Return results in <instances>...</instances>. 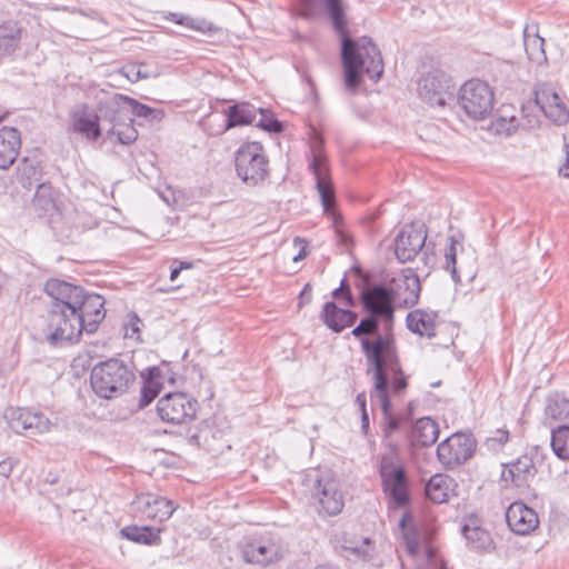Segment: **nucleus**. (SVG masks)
I'll use <instances>...</instances> for the list:
<instances>
[{
	"mask_svg": "<svg viewBox=\"0 0 569 569\" xmlns=\"http://www.w3.org/2000/svg\"><path fill=\"white\" fill-rule=\"evenodd\" d=\"M326 10L332 21L333 29L340 36L341 61L345 86L355 92L367 74L375 82L383 74L385 64L381 52L372 38L363 36L352 38L348 34L342 0H323Z\"/></svg>",
	"mask_w": 569,
	"mask_h": 569,
	"instance_id": "1",
	"label": "nucleus"
},
{
	"mask_svg": "<svg viewBox=\"0 0 569 569\" xmlns=\"http://www.w3.org/2000/svg\"><path fill=\"white\" fill-rule=\"evenodd\" d=\"M360 346L368 365L367 373L372 375V390L389 388L388 370H399L400 362L392 332L383 331L373 339H363Z\"/></svg>",
	"mask_w": 569,
	"mask_h": 569,
	"instance_id": "2",
	"label": "nucleus"
},
{
	"mask_svg": "<svg viewBox=\"0 0 569 569\" xmlns=\"http://www.w3.org/2000/svg\"><path fill=\"white\" fill-rule=\"evenodd\" d=\"M136 381L133 368L119 358L100 361L91 369L90 385L102 399H114L124 395Z\"/></svg>",
	"mask_w": 569,
	"mask_h": 569,
	"instance_id": "3",
	"label": "nucleus"
},
{
	"mask_svg": "<svg viewBox=\"0 0 569 569\" xmlns=\"http://www.w3.org/2000/svg\"><path fill=\"white\" fill-rule=\"evenodd\" d=\"M237 176L249 187H257L270 177L269 158L257 141L242 143L234 153Z\"/></svg>",
	"mask_w": 569,
	"mask_h": 569,
	"instance_id": "4",
	"label": "nucleus"
},
{
	"mask_svg": "<svg viewBox=\"0 0 569 569\" xmlns=\"http://www.w3.org/2000/svg\"><path fill=\"white\" fill-rule=\"evenodd\" d=\"M323 139L313 137L308 160V170L316 180V189L319 193L323 211L326 213L333 212L336 204V193L330 176L329 160L323 149Z\"/></svg>",
	"mask_w": 569,
	"mask_h": 569,
	"instance_id": "5",
	"label": "nucleus"
},
{
	"mask_svg": "<svg viewBox=\"0 0 569 569\" xmlns=\"http://www.w3.org/2000/svg\"><path fill=\"white\" fill-rule=\"evenodd\" d=\"M379 476L382 490L389 497V507L405 508L409 506V479L406 468L402 465H396L392 457L383 456L380 461Z\"/></svg>",
	"mask_w": 569,
	"mask_h": 569,
	"instance_id": "6",
	"label": "nucleus"
},
{
	"mask_svg": "<svg viewBox=\"0 0 569 569\" xmlns=\"http://www.w3.org/2000/svg\"><path fill=\"white\" fill-rule=\"evenodd\" d=\"M104 299L93 292L86 291L82 287L73 284V317L78 318L79 332L93 333L106 317L103 308Z\"/></svg>",
	"mask_w": 569,
	"mask_h": 569,
	"instance_id": "7",
	"label": "nucleus"
},
{
	"mask_svg": "<svg viewBox=\"0 0 569 569\" xmlns=\"http://www.w3.org/2000/svg\"><path fill=\"white\" fill-rule=\"evenodd\" d=\"M359 300L366 313L377 315L383 320V331H392L396 303L385 283H368L360 292Z\"/></svg>",
	"mask_w": 569,
	"mask_h": 569,
	"instance_id": "8",
	"label": "nucleus"
},
{
	"mask_svg": "<svg viewBox=\"0 0 569 569\" xmlns=\"http://www.w3.org/2000/svg\"><path fill=\"white\" fill-rule=\"evenodd\" d=\"M493 100L492 89L487 82L479 79L465 82L458 94L459 106L470 118L476 120L485 119L491 112Z\"/></svg>",
	"mask_w": 569,
	"mask_h": 569,
	"instance_id": "9",
	"label": "nucleus"
},
{
	"mask_svg": "<svg viewBox=\"0 0 569 569\" xmlns=\"http://www.w3.org/2000/svg\"><path fill=\"white\" fill-rule=\"evenodd\" d=\"M198 401L184 392H169L157 403L160 419L168 423L181 425L196 418Z\"/></svg>",
	"mask_w": 569,
	"mask_h": 569,
	"instance_id": "10",
	"label": "nucleus"
},
{
	"mask_svg": "<svg viewBox=\"0 0 569 569\" xmlns=\"http://www.w3.org/2000/svg\"><path fill=\"white\" fill-rule=\"evenodd\" d=\"M476 447L471 433L456 432L438 445L437 457L446 469H455L473 456Z\"/></svg>",
	"mask_w": 569,
	"mask_h": 569,
	"instance_id": "11",
	"label": "nucleus"
},
{
	"mask_svg": "<svg viewBox=\"0 0 569 569\" xmlns=\"http://www.w3.org/2000/svg\"><path fill=\"white\" fill-rule=\"evenodd\" d=\"M418 93L428 104L445 107L455 100V84L446 72L433 70L421 77Z\"/></svg>",
	"mask_w": 569,
	"mask_h": 569,
	"instance_id": "12",
	"label": "nucleus"
},
{
	"mask_svg": "<svg viewBox=\"0 0 569 569\" xmlns=\"http://www.w3.org/2000/svg\"><path fill=\"white\" fill-rule=\"evenodd\" d=\"M3 418L9 428L23 436H37L50 430V420L40 411L28 408L9 407L4 410Z\"/></svg>",
	"mask_w": 569,
	"mask_h": 569,
	"instance_id": "13",
	"label": "nucleus"
},
{
	"mask_svg": "<svg viewBox=\"0 0 569 569\" xmlns=\"http://www.w3.org/2000/svg\"><path fill=\"white\" fill-rule=\"evenodd\" d=\"M311 498L320 506L319 511L328 516L340 513L345 506L339 480L329 473L321 475L316 479Z\"/></svg>",
	"mask_w": 569,
	"mask_h": 569,
	"instance_id": "14",
	"label": "nucleus"
},
{
	"mask_svg": "<svg viewBox=\"0 0 569 569\" xmlns=\"http://www.w3.org/2000/svg\"><path fill=\"white\" fill-rule=\"evenodd\" d=\"M244 562L267 567L281 558V547L271 538L249 537L239 543Z\"/></svg>",
	"mask_w": 569,
	"mask_h": 569,
	"instance_id": "15",
	"label": "nucleus"
},
{
	"mask_svg": "<svg viewBox=\"0 0 569 569\" xmlns=\"http://www.w3.org/2000/svg\"><path fill=\"white\" fill-rule=\"evenodd\" d=\"M396 306L412 308L419 301L421 284L418 274L411 268H405L400 274L392 277L387 284Z\"/></svg>",
	"mask_w": 569,
	"mask_h": 569,
	"instance_id": "16",
	"label": "nucleus"
},
{
	"mask_svg": "<svg viewBox=\"0 0 569 569\" xmlns=\"http://www.w3.org/2000/svg\"><path fill=\"white\" fill-rule=\"evenodd\" d=\"M538 448H532L530 452H526L518 457L515 461L503 463L501 480L511 482L516 488H529L530 482L535 479L538 469L536 459L538 458Z\"/></svg>",
	"mask_w": 569,
	"mask_h": 569,
	"instance_id": "17",
	"label": "nucleus"
},
{
	"mask_svg": "<svg viewBox=\"0 0 569 569\" xmlns=\"http://www.w3.org/2000/svg\"><path fill=\"white\" fill-rule=\"evenodd\" d=\"M427 230L425 224H406L395 239V253L401 262L413 260L426 244Z\"/></svg>",
	"mask_w": 569,
	"mask_h": 569,
	"instance_id": "18",
	"label": "nucleus"
},
{
	"mask_svg": "<svg viewBox=\"0 0 569 569\" xmlns=\"http://www.w3.org/2000/svg\"><path fill=\"white\" fill-rule=\"evenodd\" d=\"M535 101L550 121L557 126L569 123V106L547 83L539 84L535 90Z\"/></svg>",
	"mask_w": 569,
	"mask_h": 569,
	"instance_id": "19",
	"label": "nucleus"
},
{
	"mask_svg": "<svg viewBox=\"0 0 569 569\" xmlns=\"http://www.w3.org/2000/svg\"><path fill=\"white\" fill-rule=\"evenodd\" d=\"M131 507L143 518L159 522L168 520L177 508L171 500L149 492L138 495Z\"/></svg>",
	"mask_w": 569,
	"mask_h": 569,
	"instance_id": "20",
	"label": "nucleus"
},
{
	"mask_svg": "<svg viewBox=\"0 0 569 569\" xmlns=\"http://www.w3.org/2000/svg\"><path fill=\"white\" fill-rule=\"evenodd\" d=\"M509 529L518 536H527L539 526L538 513L522 501L512 502L506 511Z\"/></svg>",
	"mask_w": 569,
	"mask_h": 569,
	"instance_id": "21",
	"label": "nucleus"
},
{
	"mask_svg": "<svg viewBox=\"0 0 569 569\" xmlns=\"http://www.w3.org/2000/svg\"><path fill=\"white\" fill-rule=\"evenodd\" d=\"M98 114L102 121H108L111 128L130 123L128 96L114 93L112 97L100 101Z\"/></svg>",
	"mask_w": 569,
	"mask_h": 569,
	"instance_id": "22",
	"label": "nucleus"
},
{
	"mask_svg": "<svg viewBox=\"0 0 569 569\" xmlns=\"http://www.w3.org/2000/svg\"><path fill=\"white\" fill-rule=\"evenodd\" d=\"M371 397H377L380 401V407L382 411V419L380 426L385 438H391L395 432L403 429L409 423L407 421V417L405 413L392 412L389 388H383L381 390H372Z\"/></svg>",
	"mask_w": 569,
	"mask_h": 569,
	"instance_id": "23",
	"label": "nucleus"
},
{
	"mask_svg": "<svg viewBox=\"0 0 569 569\" xmlns=\"http://www.w3.org/2000/svg\"><path fill=\"white\" fill-rule=\"evenodd\" d=\"M461 533L466 538L469 548L477 552H489L495 549L491 535L481 527V521L476 515H470L465 519Z\"/></svg>",
	"mask_w": 569,
	"mask_h": 569,
	"instance_id": "24",
	"label": "nucleus"
},
{
	"mask_svg": "<svg viewBox=\"0 0 569 569\" xmlns=\"http://www.w3.org/2000/svg\"><path fill=\"white\" fill-rule=\"evenodd\" d=\"M320 319L330 330L339 333L356 323L358 313L348 307L339 308L335 301H328L322 307Z\"/></svg>",
	"mask_w": 569,
	"mask_h": 569,
	"instance_id": "25",
	"label": "nucleus"
},
{
	"mask_svg": "<svg viewBox=\"0 0 569 569\" xmlns=\"http://www.w3.org/2000/svg\"><path fill=\"white\" fill-rule=\"evenodd\" d=\"M3 118V116H0V121ZM20 149V131L13 127H2L0 129V169H9L16 162Z\"/></svg>",
	"mask_w": 569,
	"mask_h": 569,
	"instance_id": "26",
	"label": "nucleus"
},
{
	"mask_svg": "<svg viewBox=\"0 0 569 569\" xmlns=\"http://www.w3.org/2000/svg\"><path fill=\"white\" fill-rule=\"evenodd\" d=\"M69 309L52 308L49 313L47 325V341L52 347L61 346L66 341H71V331L67 333V327H71Z\"/></svg>",
	"mask_w": 569,
	"mask_h": 569,
	"instance_id": "27",
	"label": "nucleus"
},
{
	"mask_svg": "<svg viewBox=\"0 0 569 569\" xmlns=\"http://www.w3.org/2000/svg\"><path fill=\"white\" fill-rule=\"evenodd\" d=\"M439 437L438 423L429 418L422 417L410 426L408 439L413 447H429L433 445Z\"/></svg>",
	"mask_w": 569,
	"mask_h": 569,
	"instance_id": "28",
	"label": "nucleus"
},
{
	"mask_svg": "<svg viewBox=\"0 0 569 569\" xmlns=\"http://www.w3.org/2000/svg\"><path fill=\"white\" fill-rule=\"evenodd\" d=\"M257 110L248 102L234 103L226 111V123L223 131L234 127L248 126L254 122L257 118Z\"/></svg>",
	"mask_w": 569,
	"mask_h": 569,
	"instance_id": "29",
	"label": "nucleus"
},
{
	"mask_svg": "<svg viewBox=\"0 0 569 569\" xmlns=\"http://www.w3.org/2000/svg\"><path fill=\"white\" fill-rule=\"evenodd\" d=\"M453 482L451 477L436 473L426 485V496L435 503L447 502L453 492Z\"/></svg>",
	"mask_w": 569,
	"mask_h": 569,
	"instance_id": "30",
	"label": "nucleus"
},
{
	"mask_svg": "<svg viewBox=\"0 0 569 569\" xmlns=\"http://www.w3.org/2000/svg\"><path fill=\"white\" fill-rule=\"evenodd\" d=\"M161 529L149 526H126L120 530L121 537L139 545L159 546L162 542Z\"/></svg>",
	"mask_w": 569,
	"mask_h": 569,
	"instance_id": "31",
	"label": "nucleus"
},
{
	"mask_svg": "<svg viewBox=\"0 0 569 569\" xmlns=\"http://www.w3.org/2000/svg\"><path fill=\"white\" fill-rule=\"evenodd\" d=\"M21 40V28L18 21L7 20L0 23V57L13 53Z\"/></svg>",
	"mask_w": 569,
	"mask_h": 569,
	"instance_id": "32",
	"label": "nucleus"
},
{
	"mask_svg": "<svg viewBox=\"0 0 569 569\" xmlns=\"http://www.w3.org/2000/svg\"><path fill=\"white\" fill-rule=\"evenodd\" d=\"M407 328L419 336L433 338L436 336V323L431 315L422 309L410 311L406 317Z\"/></svg>",
	"mask_w": 569,
	"mask_h": 569,
	"instance_id": "33",
	"label": "nucleus"
},
{
	"mask_svg": "<svg viewBox=\"0 0 569 569\" xmlns=\"http://www.w3.org/2000/svg\"><path fill=\"white\" fill-rule=\"evenodd\" d=\"M44 291L54 302L52 308L71 309V283L58 279H49Z\"/></svg>",
	"mask_w": 569,
	"mask_h": 569,
	"instance_id": "34",
	"label": "nucleus"
},
{
	"mask_svg": "<svg viewBox=\"0 0 569 569\" xmlns=\"http://www.w3.org/2000/svg\"><path fill=\"white\" fill-rule=\"evenodd\" d=\"M100 120L99 114L79 117L73 114V132L81 134L88 141H97L101 136Z\"/></svg>",
	"mask_w": 569,
	"mask_h": 569,
	"instance_id": "35",
	"label": "nucleus"
},
{
	"mask_svg": "<svg viewBox=\"0 0 569 569\" xmlns=\"http://www.w3.org/2000/svg\"><path fill=\"white\" fill-rule=\"evenodd\" d=\"M523 44L528 59L531 62L538 66H542L547 62L545 39L538 36L536 32L529 33L528 27L523 30Z\"/></svg>",
	"mask_w": 569,
	"mask_h": 569,
	"instance_id": "36",
	"label": "nucleus"
},
{
	"mask_svg": "<svg viewBox=\"0 0 569 569\" xmlns=\"http://www.w3.org/2000/svg\"><path fill=\"white\" fill-rule=\"evenodd\" d=\"M381 326L383 327L382 318L373 313H366L360 322L352 329L351 335L362 343V340L370 339V336L376 338L377 335H383V332L380 331Z\"/></svg>",
	"mask_w": 569,
	"mask_h": 569,
	"instance_id": "37",
	"label": "nucleus"
},
{
	"mask_svg": "<svg viewBox=\"0 0 569 569\" xmlns=\"http://www.w3.org/2000/svg\"><path fill=\"white\" fill-rule=\"evenodd\" d=\"M166 19L202 33H213L219 30L218 27L206 19L192 18L183 13L169 12L168 16H166Z\"/></svg>",
	"mask_w": 569,
	"mask_h": 569,
	"instance_id": "38",
	"label": "nucleus"
},
{
	"mask_svg": "<svg viewBox=\"0 0 569 569\" xmlns=\"http://www.w3.org/2000/svg\"><path fill=\"white\" fill-rule=\"evenodd\" d=\"M551 449L561 460H569V423L561 425L551 430Z\"/></svg>",
	"mask_w": 569,
	"mask_h": 569,
	"instance_id": "39",
	"label": "nucleus"
},
{
	"mask_svg": "<svg viewBox=\"0 0 569 569\" xmlns=\"http://www.w3.org/2000/svg\"><path fill=\"white\" fill-rule=\"evenodd\" d=\"M412 517L409 511L405 512L399 521V527L402 531V537L406 542V548L409 555H416L419 551L420 542L416 528L408 526V521H411Z\"/></svg>",
	"mask_w": 569,
	"mask_h": 569,
	"instance_id": "40",
	"label": "nucleus"
},
{
	"mask_svg": "<svg viewBox=\"0 0 569 569\" xmlns=\"http://www.w3.org/2000/svg\"><path fill=\"white\" fill-rule=\"evenodd\" d=\"M545 412L548 418L553 420L569 418V399L558 393L548 397Z\"/></svg>",
	"mask_w": 569,
	"mask_h": 569,
	"instance_id": "41",
	"label": "nucleus"
},
{
	"mask_svg": "<svg viewBox=\"0 0 569 569\" xmlns=\"http://www.w3.org/2000/svg\"><path fill=\"white\" fill-rule=\"evenodd\" d=\"M342 549L349 551L356 558L361 560H369L372 558L373 543L369 538H361L360 540H351L343 538Z\"/></svg>",
	"mask_w": 569,
	"mask_h": 569,
	"instance_id": "42",
	"label": "nucleus"
},
{
	"mask_svg": "<svg viewBox=\"0 0 569 569\" xmlns=\"http://www.w3.org/2000/svg\"><path fill=\"white\" fill-rule=\"evenodd\" d=\"M128 106L130 112V123L133 121V117L149 118L156 121H160L164 117L163 110L151 108L130 97H128Z\"/></svg>",
	"mask_w": 569,
	"mask_h": 569,
	"instance_id": "43",
	"label": "nucleus"
},
{
	"mask_svg": "<svg viewBox=\"0 0 569 569\" xmlns=\"http://www.w3.org/2000/svg\"><path fill=\"white\" fill-rule=\"evenodd\" d=\"M31 203L38 211L48 212L50 209H53L56 204L52 197L51 186L47 183H38Z\"/></svg>",
	"mask_w": 569,
	"mask_h": 569,
	"instance_id": "44",
	"label": "nucleus"
},
{
	"mask_svg": "<svg viewBox=\"0 0 569 569\" xmlns=\"http://www.w3.org/2000/svg\"><path fill=\"white\" fill-rule=\"evenodd\" d=\"M158 371L159 370L157 368H152L150 370V377L144 380L141 387V398L139 402L140 408L149 406L161 390V383L152 377L153 372L158 373Z\"/></svg>",
	"mask_w": 569,
	"mask_h": 569,
	"instance_id": "45",
	"label": "nucleus"
},
{
	"mask_svg": "<svg viewBox=\"0 0 569 569\" xmlns=\"http://www.w3.org/2000/svg\"><path fill=\"white\" fill-rule=\"evenodd\" d=\"M460 244L458 240L451 236L449 237V246L445 249L446 269L450 271L451 278L456 283L461 281L460 274L457 270V246Z\"/></svg>",
	"mask_w": 569,
	"mask_h": 569,
	"instance_id": "46",
	"label": "nucleus"
},
{
	"mask_svg": "<svg viewBox=\"0 0 569 569\" xmlns=\"http://www.w3.org/2000/svg\"><path fill=\"white\" fill-rule=\"evenodd\" d=\"M258 113H260L261 118L257 122V127L271 133H279L283 130V124L274 117L270 110L259 108L257 110V114Z\"/></svg>",
	"mask_w": 569,
	"mask_h": 569,
	"instance_id": "47",
	"label": "nucleus"
},
{
	"mask_svg": "<svg viewBox=\"0 0 569 569\" xmlns=\"http://www.w3.org/2000/svg\"><path fill=\"white\" fill-rule=\"evenodd\" d=\"M18 173L23 186H26L24 180H28V184L31 186L32 179L38 181L40 169L33 161L29 160L28 158H23L18 166Z\"/></svg>",
	"mask_w": 569,
	"mask_h": 569,
	"instance_id": "48",
	"label": "nucleus"
},
{
	"mask_svg": "<svg viewBox=\"0 0 569 569\" xmlns=\"http://www.w3.org/2000/svg\"><path fill=\"white\" fill-rule=\"evenodd\" d=\"M141 326L142 320L139 318V316L133 311L129 312L127 316V321L123 325L124 338L140 341Z\"/></svg>",
	"mask_w": 569,
	"mask_h": 569,
	"instance_id": "49",
	"label": "nucleus"
},
{
	"mask_svg": "<svg viewBox=\"0 0 569 569\" xmlns=\"http://www.w3.org/2000/svg\"><path fill=\"white\" fill-rule=\"evenodd\" d=\"M332 298L336 300H342L345 306L353 308L356 300L352 296L350 284L346 278L340 281V286L332 291Z\"/></svg>",
	"mask_w": 569,
	"mask_h": 569,
	"instance_id": "50",
	"label": "nucleus"
},
{
	"mask_svg": "<svg viewBox=\"0 0 569 569\" xmlns=\"http://www.w3.org/2000/svg\"><path fill=\"white\" fill-rule=\"evenodd\" d=\"M107 134L110 139L117 137V140L122 144H131L138 138L137 130L131 126H128L124 130H116V128H110L107 131Z\"/></svg>",
	"mask_w": 569,
	"mask_h": 569,
	"instance_id": "51",
	"label": "nucleus"
},
{
	"mask_svg": "<svg viewBox=\"0 0 569 569\" xmlns=\"http://www.w3.org/2000/svg\"><path fill=\"white\" fill-rule=\"evenodd\" d=\"M492 128L499 134L511 136L518 128V121L515 117L510 119L499 117L492 122Z\"/></svg>",
	"mask_w": 569,
	"mask_h": 569,
	"instance_id": "52",
	"label": "nucleus"
},
{
	"mask_svg": "<svg viewBox=\"0 0 569 569\" xmlns=\"http://www.w3.org/2000/svg\"><path fill=\"white\" fill-rule=\"evenodd\" d=\"M392 375V380H389V389L391 388L393 393H400L408 387L407 377L399 363V370H388V373Z\"/></svg>",
	"mask_w": 569,
	"mask_h": 569,
	"instance_id": "53",
	"label": "nucleus"
},
{
	"mask_svg": "<svg viewBox=\"0 0 569 569\" xmlns=\"http://www.w3.org/2000/svg\"><path fill=\"white\" fill-rule=\"evenodd\" d=\"M121 73L131 82L148 78L147 73H139V64L129 63L121 69Z\"/></svg>",
	"mask_w": 569,
	"mask_h": 569,
	"instance_id": "54",
	"label": "nucleus"
},
{
	"mask_svg": "<svg viewBox=\"0 0 569 569\" xmlns=\"http://www.w3.org/2000/svg\"><path fill=\"white\" fill-rule=\"evenodd\" d=\"M509 440V431L506 429H497L491 437L487 439V442L496 449L502 447Z\"/></svg>",
	"mask_w": 569,
	"mask_h": 569,
	"instance_id": "55",
	"label": "nucleus"
},
{
	"mask_svg": "<svg viewBox=\"0 0 569 569\" xmlns=\"http://www.w3.org/2000/svg\"><path fill=\"white\" fill-rule=\"evenodd\" d=\"M311 298H312V288H311L310 283H306L299 295L298 307L302 308V306H305L311 301Z\"/></svg>",
	"mask_w": 569,
	"mask_h": 569,
	"instance_id": "56",
	"label": "nucleus"
},
{
	"mask_svg": "<svg viewBox=\"0 0 569 569\" xmlns=\"http://www.w3.org/2000/svg\"><path fill=\"white\" fill-rule=\"evenodd\" d=\"M565 152L566 157L563 163L559 168V174L563 178H569V143L565 144Z\"/></svg>",
	"mask_w": 569,
	"mask_h": 569,
	"instance_id": "57",
	"label": "nucleus"
},
{
	"mask_svg": "<svg viewBox=\"0 0 569 569\" xmlns=\"http://www.w3.org/2000/svg\"><path fill=\"white\" fill-rule=\"evenodd\" d=\"M13 470V462L11 459H6L0 462V475L9 477Z\"/></svg>",
	"mask_w": 569,
	"mask_h": 569,
	"instance_id": "58",
	"label": "nucleus"
},
{
	"mask_svg": "<svg viewBox=\"0 0 569 569\" xmlns=\"http://www.w3.org/2000/svg\"><path fill=\"white\" fill-rule=\"evenodd\" d=\"M356 402L359 406L361 415L367 411V397L365 392L358 393L356 397Z\"/></svg>",
	"mask_w": 569,
	"mask_h": 569,
	"instance_id": "59",
	"label": "nucleus"
},
{
	"mask_svg": "<svg viewBox=\"0 0 569 569\" xmlns=\"http://www.w3.org/2000/svg\"><path fill=\"white\" fill-rule=\"evenodd\" d=\"M361 430L365 435L369 432V415L368 412H363L361 415Z\"/></svg>",
	"mask_w": 569,
	"mask_h": 569,
	"instance_id": "60",
	"label": "nucleus"
},
{
	"mask_svg": "<svg viewBox=\"0 0 569 569\" xmlns=\"http://www.w3.org/2000/svg\"><path fill=\"white\" fill-rule=\"evenodd\" d=\"M78 367H81L82 370H84V359L81 356L73 358V373L76 376H79V372L77 371Z\"/></svg>",
	"mask_w": 569,
	"mask_h": 569,
	"instance_id": "61",
	"label": "nucleus"
},
{
	"mask_svg": "<svg viewBox=\"0 0 569 569\" xmlns=\"http://www.w3.org/2000/svg\"><path fill=\"white\" fill-rule=\"evenodd\" d=\"M432 569H449L447 562L443 559H435L432 561Z\"/></svg>",
	"mask_w": 569,
	"mask_h": 569,
	"instance_id": "62",
	"label": "nucleus"
},
{
	"mask_svg": "<svg viewBox=\"0 0 569 569\" xmlns=\"http://www.w3.org/2000/svg\"><path fill=\"white\" fill-rule=\"evenodd\" d=\"M173 264H178L177 267L181 268V271L182 270H187V269H191L193 267V262H190V261H178V260H174Z\"/></svg>",
	"mask_w": 569,
	"mask_h": 569,
	"instance_id": "63",
	"label": "nucleus"
},
{
	"mask_svg": "<svg viewBox=\"0 0 569 569\" xmlns=\"http://www.w3.org/2000/svg\"><path fill=\"white\" fill-rule=\"evenodd\" d=\"M181 272V268H178L177 266L172 264L171 271H170V280L174 281Z\"/></svg>",
	"mask_w": 569,
	"mask_h": 569,
	"instance_id": "64",
	"label": "nucleus"
}]
</instances>
